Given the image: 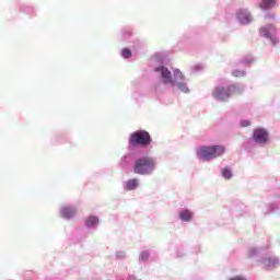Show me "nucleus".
<instances>
[{"label": "nucleus", "instance_id": "obj_1", "mask_svg": "<svg viewBox=\"0 0 280 280\" xmlns=\"http://www.w3.org/2000/svg\"><path fill=\"white\" fill-rule=\"evenodd\" d=\"M154 165H155L154 159L141 158L135 162L133 172L135 174H140L141 176H145L154 172Z\"/></svg>", "mask_w": 280, "mask_h": 280}, {"label": "nucleus", "instance_id": "obj_2", "mask_svg": "<svg viewBox=\"0 0 280 280\" xmlns=\"http://www.w3.org/2000/svg\"><path fill=\"white\" fill-rule=\"evenodd\" d=\"M225 149L222 145H212V147H201L197 154L199 159L203 161H211V159H218V156H222L224 154Z\"/></svg>", "mask_w": 280, "mask_h": 280}, {"label": "nucleus", "instance_id": "obj_3", "mask_svg": "<svg viewBox=\"0 0 280 280\" xmlns=\"http://www.w3.org/2000/svg\"><path fill=\"white\" fill-rule=\"evenodd\" d=\"M150 143H152V137L150 136V132L145 130H138L130 135L129 145L132 148L136 145H142V148H145V145H150Z\"/></svg>", "mask_w": 280, "mask_h": 280}, {"label": "nucleus", "instance_id": "obj_4", "mask_svg": "<svg viewBox=\"0 0 280 280\" xmlns=\"http://www.w3.org/2000/svg\"><path fill=\"white\" fill-rule=\"evenodd\" d=\"M235 93H237V88L235 85H230L228 88H217L212 92V95L215 100H229V97Z\"/></svg>", "mask_w": 280, "mask_h": 280}, {"label": "nucleus", "instance_id": "obj_5", "mask_svg": "<svg viewBox=\"0 0 280 280\" xmlns=\"http://www.w3.org/2000/svg\"><path fill=\"white\" fill-rule=\"evenodd\" d=\"M277 33V26L275 24H268L267 26H262L259 28V34L264 38H270L272 45H277L279 43V38L275 37V34Z\"/></svg>", "mask_w": 280, "mask_h": 280}, {"label": "nucleus", "instance_id": "obj_6", "mask_svg": "<svg viewBox=\"0 0 280 280\" xmlns=\"http://www.w3.org/2000/svg\"><path fill=\"white\" fill-rule=\"evenodd\" d=\"M253 140L260 145H266L270 141V138L266 129L258 128L253 132Z\"/></svg>", "mask_w": 280, "mask_h": 280}, {"label": "nucleus", "instance_id": "obj_7", "mask_svg": "<svg viewBox=\"0 0 280 280\" xmlns=\"http://www.w3.org/2000/svg\"><path fill=\"white\" fill-rule=\"evenodd\" d=\"M155 72L161 73V78L164 84H172V86H174L175 82H174V79H172V72H170L167 68L163 66L155 68Z\"/></svg>", "mask_w": 280, "mask_h": 280}, {"label": "nucleus", "instance_id": "obj_8", "mask_svg": "<svg viewBox=\"0 0 280 280\" xmlns=\"http://www.w3.org/2000/svg\"><path fill=\"white\" fill-rule=\"evenodd\" d=\"M236 16L242 25H248V23L253 21V16L250 15V12H248V10H240Z\"/></svg>", "mask_w": 280, "mask_h": 280}, {"label": "nucleus", "instance_id": "obj_9", "mask_svg": "<svg viewBox=\"0 0 280 280\" xmlns=\"http://www.w3.org/2000/svg\"><path fill=\"white\" fill-rule=\"evenodd\" d=\"M77 213L75 208L73 207H63L61 209V215L62 218H66L67 220H69V218H73Z\"/></svg>", "mask_w": 280, "mask_h": 280}, {"label": "nucleus", "instance_id": "obj_10", "mask_svg": "<svg viewBox=\"0 0 280 280\" xmlns=\"http://www.w3.org/2000/svg\"><path fill=\"white\" fill-rule=\"evenodd\" d=\"M137 187H139V179L133 178V179H129L126 183L125 189H127V191H132L137 189Z\"/></svg>", "mask_w": 280, "mask_h": 280}, {"label": "nucleus", "instance_id": "obj_11", "mask_svg": "<svg viewBox=\"0 0 280 280\" xmlns=\"http://www.w3.org/2000/svg\"><path fill=\"white\" fill-rule=\"evenodd\" d=\"M275 5H277V0H262L260 3L261 10H268L275 8Z\"/></svg>", "mask_w": 280, "mask_h": 280}, {"label": "nucleus", "instance_id": "obj_12", "mask_svg": "<svg viewBox=\"0 0 280 280\" xmlns=\"http://www.w3.org/2000/svg\"><path fill=\"white\" fill-rule=\"evenodd\" d=\"M194 217V214L191 213V211L189 210H183L179 213V218L180 220H183L184 222H189V220H191V218Z\"/></svg>", "mask_w": 280, "mask_h": 280}, {"label": "nucleus", "instance_id": "obj_13", "mask_svg": "<svg viewBox=\"0 0 280 280\" xmlns=\"http://www.w3.org/2000/svg\"><path fill=\"white\" fill-rule=\"evenodd\" d=\"M98 222H100V219H97V217H89L85 220V226L88 228L95 226Z\"/></svg>", "mask_w": 280, "mask_h": 280}, {"label": "nucleus", "instance_id": "obj_14", "mask_svg": "<svg viewBox=\"0 0 280 280\" xmlns=\"http://www.w3.org/2000/svg\"><path fill=\"white\" fill-rule=\"evenodd\" d=\"M222 176H223V178H225V180H229L233 177V173L230 171L229 167H224L222 170Z\"/></svg>", "mask_w": 280, "mask_h": 280}, {"label": "nucleus", "instance_id": "obj_15", "mask_svg": "<svg viewBox=\"0 0 280 280\" xmlns=\"http://www.w3.org/2000/svg\"><path fill=\"white\" fill-rule=\"evenodd\" d=\"M177 86L179 91H183V93H189V88H187V83L179 82Z\"/></svg>", "mask_w": 280, "mask_h": 280}, {"label": "nucleus", "instance_id": "obj_16", "mask_svg": "<svg viewBox=\"0 0 280 280\" xmlns=\"http://www.w3.org/2000/svg\"><path fill=\"white\" fill-rule=\"evenodd\" d=\"M264 264H265V266H276L277 259L266 258V259L264 260Z\"/></svg>", "mask_w": 280, "mask_h": 280}, {"label": "nucleus", "instance_id": "obj_17", "mask_svg": "<svg viewBox=\"0 0 280 280\" xmlns=\"http://www.w3.org/2000/svg\"><path fill=\"white\" fill-rule=\"evenodd\" d=\"M121 56H122V58H130L132 56V51H130V49H128V48H125L121 51Z\"/></svg>", "mask_w": 280, "mask_h": 280}, {"label": "nucleus", "instance_id": "obj_18", "mask_svg": "<svg viewBox=\"0 0 280 280\" xmlns=\"http://www.w3.org/2000/svg\"><path fill=\"white\" fill-rule=\"evenodd\" d=\"M174 77L176 78V80H185V75H183V72H180V70H175Z\"/></svg>", "mask_w": 280, "mask_h": 280}, {"label": "nucleus", "instance_id": "obj_19", "mask_svg": "<svg viewBox=\"0 0 280 280\" xmlns=\"http://www.w3.org/2000/svg\"><path fill=\"white\" fill-rule=\"evenodd\" d=\"M232 75H234V78H240V75H244V72H242L240 70H235L232 72Z\"/></svg>", "mask_w": 280, "mask_h": 280}, {"label": "nucleus", "instance_id": "obj_20", "mask_svg": "<svg viewBox=\"0 0 280 280\" xmlns=\"http://www.w3.org/2000/svg\"><path fill=\"white\" fill-rule=\"evenodd\" d=\"M241 126L242 128H247V126H250V120H242Z\"/></svg>", "mask_w": 280, "mask_h": 280}, {"label": "nucleus", "instance_id": "obj_21", "mask_svg": "<svg viewBox=\"0 0 280 280\" xmlns=\"http://www.w3.org/2000/svg\"><path fill=\"white\" fill-rule=\"evenodd\" d=\"M230 280H246V278L241 277V276H236L234 278H231Z\"/></svg>", "mask_w": 280, "mask_h": 280}, {"label": "nucleus", "instance_id": "obj_22", "mask_svg": "<svg viewBox=\"0 0 280 280\" xmlns=\"http://www.w3.org/2000/svg\"><path fill=\"white\" fill-rule=\"evenodd\" d=\"M267 19H275V14L268 15Z\"/></svg>", "mask_w": 280, "mask_h": 280}]
</instances>
